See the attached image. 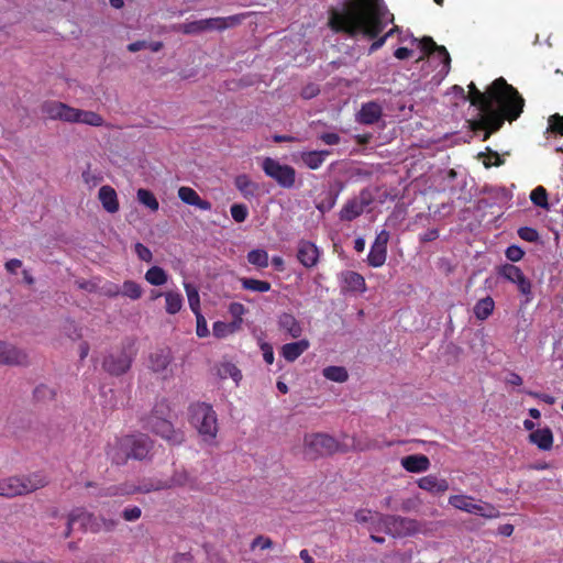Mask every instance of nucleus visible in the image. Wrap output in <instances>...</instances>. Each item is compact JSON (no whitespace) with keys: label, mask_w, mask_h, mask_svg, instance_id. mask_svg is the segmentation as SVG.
<instances>
[{"label":"nucleus","mask_w":563,"mask_h":563,"mask_svg":"<svg viewBox=\"0 0 563 563\" xmlns=\"http://www.w3.org/2000/svg\"><path fill=\"white\" fill-rule=\"evenodd\" d=\"M468 101L479 111L477 118L470 121V129L475 133L483 131V141L499 131L505 121H516L525 107L522 96L504 77L495 79L485 91L471 82Z\"/></svg>","instance_id":"obj_1"},{"label":"nucleus","mask_w":563,"mask_h":563,"mask_svg":"<svg viewBox=\"0 0 563 563\" xmlns=\"http://www.w3.org/2000/svg\"><path fill=\"white\" fill-rule=\"evenodd\" d=\"M394 20L384 0H345L342 9L329 10V26L334 32L345 33L350 37L363 35L376 38L369 46V53L385 44V37L378 35Z\"/></svg>","instance_id":"obj_2"},{"label":"nucleus","mask_w":563,"mask_h":563,"mask_svg":"<svg viewBox=\"0 0 563 563\" xmlns=\"http://www.w3.org/2000/svg\"><path fill=\"white\" fill-rule=\"evenodd\" d=\"M153 448L152 440L143 433L126 434L117 438L107 450V455L117 465L125 464L130 459L142 461L146 459Z\"/></svg>","instance_id":"obj_3"},{"label":"nucleus","mask_w":563,"mask_h":563,"mask_svg":"<svg viewBox=\"0 0 563 563\" xmlns=\"http://www.w3.org/2000/svg\"><path fill=\"white\" fill-rule=\"evenodd\" d=\"M42 112L52 120H62L69 123L101 126L104 122L103 118L93 111L76 109L58 101L45 102L42 106Z\"/></svg>","instance_id":"obj_4"},{"label":"nucleus","mask_w":563,"mask_h":563,"mask_svg":"<svg viewBox=\"0 0 563 563\" xmlns=\"http://www.w3.org/2000/svg\"><path fill=\"white\" fill-rule=\"evenodd\" d=\"M189 420L205 442H213L218 433V418L211 405L206 402L192 404L189 407Z\"/></svg>","instance_id":"obj_5"},{"label":"nucleus","mask_w":563,"mask_h":563,"mask_svg":"<svg viewBox=\"0 0 563 563\" xmlns=\"http://www.w3.org/2000/svg\"><path fill=\"white\" fill-rule=\"evenodd\" d=\"M339 451L344 452L341 444L329 434L310 433L303 438V455L308 460L314 461Z\"/></svg>","instance_id":"obj_6"},{"label":"nucleus","mask_w":563,"mask_h":563,"mask_svg":"<svg viewBox=\"0 0 563 563\" xmlns=\"http://www.w3.org/2000/svg\"><path fill=\"white\" fill-rule=\"evenodd\" d=\"M134 356L133 343L128 342L104 356L102 368L112 376H121L131 368Z\"/></svg>","instance_id":"obj_7"},{"label":"nucleus","mask_w":563,"mask_h":563,"mask_svg":"<svg viewBox=\"0 0 563 563\" xmlns=\"http://www.w3.org/2000/svg\"><path fill=\"white\" fill-rule=\"evenodd\" d=\"M379 522L384 527L385 532L394 538H405L421 531L420 522L411 518L380 515Z\"/></svg>","instance_id":"obj_8"},{"label":"nucleus","mask_w":563,"mask_h":563,"mask_svg":"<svg viewBox=\"0 0 563 563\" xmlns=\"http://www.w3.org/2000/svg\"><path fill=\"white\" fill-rule=\"evenodd\" d=\"M264 174L284 188L290 189L296 184V169L287 164H280L277 159L265 157L261 164Z\"/></svg>","instance_id":"obj_9"},{"label":"nucleus","mask_w":563,"mask_h":563,"mask_svg":"<svg viewBox=\"0 0 563 563\" xmlns=\"http://www.w3.org/2000/svg\"><path fill=\"white\" fill-rule=\"evenodd\" d=\"M166 489L164 479L148 478L144 479L140 485H112L103 488L98 496L99 497H113V496H125L133 494H148L152 492H158Z\"/></svg>","instance_id":"obj_10"},{"label":"nucleus","mask_w":563,"mask_h":563,"mask_svg":"<svg viewBox=\"0 0 563 563\" xmlns=\"http://www.w3.org/2000/svg\"><path fill=\"white\" fill-rule=\"evenodd\" d=\"M173 352L169 347H157L150 353L147 358V368L163 380L170 379L174 376Z\"/></svg>","instance_id":"obj_11"},{"label":"nucleus","mask_w":563,"mask_h":563,"mask_svg":"<svg viewBox=\"0 0 563 563\" xmlns=\"http://www.w3.org/2000/svg\"><path fill=\"white\" fill-rule=\"evenodd\" d=\"M375 198L369 188H363L358 196L352 197L343 205L339 212L341 221L351 222L361 217L369 205L374 202Z\"/></svg>","instance_id":"obj_12"},{"label":"nucleus","mask_w":563,"mask_h":563,"mask_svg":"<svg viewBox=\"0 0 563 563\" xmlns=\"http://www.w3.org/2000/svg\"><path fill=\"white\" fill-rule=\"evenodd\" d=\"M144 428L159 435L172 444H180L184 441L181 431L175 430L168 418L163 416H147L144 419Z\"/></svg>","instance_id":"obj_13"},{"label":"nucleus","mask_w":563,"mask_h":563,"mask_svg":"<svg viewBox=\"0 0 563 563\" xmlns=\"http://www.w3.org/2000/svg\"><path fill=\"white\" fill-rule=\"evenodd\" d=\"M76 525H78V528L82 531L90 530L92 532H98L101 529L100 523L97 521L92 514L88 512L84 508H75L68 515L66 529L63 532V537L68 538L71 531L75 529Z\"/></svg>","instance_id":"obj_14"},{"label":"nucleus","mask_w":563,"mask_h":563,"mask_svg":"<svg viewBox=\"0 0 563 563\" xmlns=\"http://www.w3.org/2000/svg\"><path fill=\"white\" fill-rule=\"evenodd\" d=\"M498 274L506 280L517 285L519 292L526 296V302L531 300L532 284L530 279L526 277L520 267L514 264H504L499 267Z\"/></svg>","instance_id":"obj_15"},{"label":"nucleus","mask_w":563,"mask_h":563,"mask_svg":"<svg viewBox=\"0 0 563 563\" xmlns=\"http://www.w3.org/2000/svg\"><path fill=\"white\" fill-rule=\"evenodd\" d=\"M35 490L34 483L29 477H9L0 481V496L15 497Z\"/></svg>","instance_id":"obj_16"},{"label":"nucleus","mask_w":563,"mask_h":563,"mask_svg":"<svg viewBox=\"0 0 563 563\" xmlns=\"http://www.w3.org/2000/svg\"><path fill=\"white\" fill-rule=\"evenodd\" d=\"M419 47L426 55L437 54L442 63L441 73L444 75L449 74L451 69V56L445 46L438 45L430 36H423L420 40Z\"/></svg>","instance_id":"obj_17"},{"label":"nucleus","mask_w":563,"mask_h":563,"mask_svg":"<svg viewBox=\"0 0 563 563\" xmlns=\"http://www.w3.org/2000/svg\"><path fill=\"white\" fill-rule=\"evenodd\" d=\"M321 251L310 241L300 240L297 246V260L306 268H313L320 261Z\"/></svg>","instance_id":"obj_18"},{"label":"nucleus","mask_w":563,"mask_h":563,"mask_svg":"<svg viewBox=\"0 0 563 563\" xmlns=\"http://www.w3.org/2000/svg\"><path fill=\"white\" fill-rule=\"evenodd\" d=\"M0 363L4 365H24L27 363V356L14 345L0 341Z\"/></svg>","instance_id":"obj_19"},{"label":"nucleus","mask_w":563,"mask_h":563,"mask_svg":"<svg viewBox=\"0 0 563 563\" xmlns=\"http://www.w3.org/2000/svg\"><path fill=\"white\" fill-rule=\"evenodd\" d=\"M383 115V108L378 102L369 101L363 103L356 114V120L361 124L372 125L379 121Z\"/></svg>","instance_id":"obj_20"},{"label":"nucleus","mask_w":563,"mask_h":563,"mask_svg":"<svg viewBox=\"0 0 563 563\" xmlns=\"http://www.w3.org/2000/svg\"><path fill=\"white\" fill-rule=\"evenodd\" d=\"M417 484L419 488L434 495L443 494L449 489V482L434 474H429L419 478Z\"/></svg>","instance_id":"obj_21"},{"label":"nucleus","mask_w":563,"mask_h":563,"mask_svg":"<svg viewBox=\"0 0 563 563\" xmlns=\"http://www.w3.org/2000/svg\"><path fill=\"white\" fill-rule=\"evenodd\" d=\"M179 199L189 206H195L200 210L209 211L212 208L210 201L202 199L195 189L183 186L178 189Z\"/></svg>","instance_id":"obj_22"},{"label":"nucleus","mask_w":563,"mask_h":563,"mask_svg":"<svg viewBox=\"0 0 563 563\" xmlns=\"http://www.w3.org/2000/svg\"><path fill=\"white\" fill-rule=\"evenodd\" d=\"M400 464L409 473H421L429 470L430 460L423 454H411L404 456Z\"/></svg>","instance_id":"obj_23"},{"label":"nucleus","mask_w":563,"mask_h":563,"mask_svg":"<svg viewBox=\"0 0 563 563\" xmlns=\"http://www.w3.org/2000/svg\"><path fill=\"white\" fill-rule=\"evenodd\" d=\"M98 198L103 209L109 213L119 211L120 205L117 191L109 185H104L99 189Z\"/></svg>","instance_id":"obj_24"},{"label":"nucleus","mask_w":563,"mask_h":563,"mask_svg":"<svg viewBox=\"0 0 563 563\" xmlns=\"http://www.w3.org/2000/svg\"><path fill=\"white\" fill-rule=\"evenodd\" d=\"M279 330L288 333L292 339L301 336L302 328L294 314L283 312L277 320Z\"/></svg>","instance_id":"obj_25"},{"label":"nucleus","mask_w":563,"mask_h":563,"mask_svg":"<svg viewBox=\"0 0 563 563\" xmlns=\"http://www.w3.org/2000/svg\"><path fill=\"white\" fill-rule=\"evenodd\" d=\"M309 346L310 343L307 339L286 343L283 345L280 354L287 362H295Z\"/></svg>","instance_id":"obj_26"},{"label":"nucleus","mask_w":563,"mask_h":563,"mask_svg":"<svg viewBox=\"0 0 563 563\" xmlns=\"http://www.w3.org/2000/svg\"><path fill=\"white\" fill-rule=\"evenodd\" d=\"M166 489L174 487L188 486L190 489L196 488V479L192 478L186 470H176L168 479H164Z\"/></svg>","instance_id":"obj_27"},{"label":"nucleus","mask_w":563,"mask_h":563,"mask_svg":"<svg viewBox=\"0 0 563 563\" xmlns=\"http://www.w3.org/2000/svg\"><path fill=\"white\" fill-rule=\"evenodd\" d=\"M529 441L540 450L548 451L553 445V433L548 427L537 429L529 434Z\"/></svg>","instance_id":"obj_28"},{"label":"nucleus","mask_w":563,"mask_h":563,"mask_svg":"<svg viewBox=\"0 0 563 563\" xmlns=\"http://www.w3.org/2000/svg\"><path fill=\"white\" fill-rule=\"evenodd\" d=\"M331 154L329 150L322 151H308L300 154L301 162L310 169H318L321 167L325 157Z\"/></svg>","instance_id":"obj_29"},{"label":"nucleus","mask_w":563,"mask_h":563,"mask_svg":"<svg viewBox=\"0 0 563 563\" xmlns=\"http://www.w3.org/2000/svg\"><path fill=\"white\" fill-rule=\"evenodd\" d=\"M474 498L472 496L466 495H452L449 497V504L462 511L467 514H474L475 510H479L476 508V504L473 503Z\"/></svg>","instance_id":"obj_30"},{"label":"nucleus","mask_w":563,"mask_h":563,"mask_svg":"<svg viewBox=\"0 0 563 563\" xmlns=\"http://www.w3.org/2000/svg\"><path fill=\"white\" fill-rule=\"evenodd\" d=\"M495 301L490 296H487L481 300H478L474 306V314L476 319L484 321L486 320L494 311Z\"/></svg>","instance_id":"obj_31"},{"label":"nucleus","mask_w":563,"mask_h":563,"mask_svg":"<svg viewBox=\"0 0 563 563\" xmlns=\"http://www.w3.org/2000/svg\"><path fill=\"white\" fill-rule=\"evenodd\" d=\"M387 258V249L372 244L369 253L367 255V264L371 267L377 268L385 264Z\"/></svg>","instance_id":"obj_32"},{"label":"nucleus","mask_w":563,"mask_h":563,"mask_svg":"<svg viewBox=\"0 0 563 563\" xmlns=\"http://www.w3.org/2000/svg\"><path fill=\"white\" fill-rule=\"evenodd\" d=\"M344 282L347 288L352 291L364 292L366 290V283L364 277L356 272H346L344 274Z\"/></svg>","instance_id":"obj_33"},{"label":"nucleus","mask_w":563,"mask_h":563,"mask_svg":"<svg viewBox=\"0 0 563 563\" xmlns=\"http://www.w3.org/2000/svg\"><path fill=\"white\" fill-rule=\"evenodd\" d=\"M240 283L243 289L255 292H267L272 288L271 283L255 278L242 277Z\"/></svg>","instance_id":"obj_34"},{"label":"nucleus","mask_w":563,"mask_h":563,"mask_svg":"<svg viewBox=\"0 0 563 563\" xmlns=\"http://www.w3.org/2000/svg\"><path fill=\"white\" fill-rule=\"evenodd\" d=\"M145 280L153 286H162L167 283L168 275L159 266H152L144 276Z\"/></svg>","instance_id":"obj_35"},{"label":"nucleus","mask_w":563,"mask_h":563,"mask_svg":"<svg viewBox=\"0 0 563 563\" xmlns=\"http://www.w3.org/2000/svg\"><path fill=\"white\" fill-rule=\"evenodd\" d=\"M166 301V312L169 314H175L180 311L183 307V296L176 291H167L164 294Z\"/></svg>","instance_id":"obj_36"},{"label":"nucleus","mask_w":563,"mask_h":563,"mask_svg":"<svg viewBox=\"0 0 563 563\" xmlns=\"http://www.w3.org/2000/svg\"><path fill=\"white\" fill-rule=\"evenodd\" d=\"M323 376L335 383H344L349 378V373L343 366H328L322 371Z\"/></svg>","instance_id":"obj_37"},{"label":"nucleus","mask_w":563,"mask_h":563,"mask_svg":"<svg viewBox=\"0 0 563 563\" xmlns=\"http://www.w3.org/2000/svg\"><path fill=\"white\" fill-rule=\"evenodd\" d=\"M239 329V321H232L230 323L216 321L212 325L213 335L218 339L228 336L234 333Z\"/></svg>","instance_id":"obj_38"},{"label":"nucleus","mask_w":563,"mask_h":563,"mask_svg":"<svg viewBox=\"0 0 563 563\" xmlns=\"http://www.w3.org/2000/svg\"><path fill=\"white\" fill-rule=\"evenodd\" d=\"M136 197L139 202L147 207L151 211L155 212L159 209L158 200L151 190L140 188L136 192Z\"/></svg>","instance_id":"obj_39"},{"label":"nucleus","mask_w":563,"mask_h":563,"mask_svg":"<svg viewBox=\"0 0 563 563\" xmlns=\"http://www.w3.org/2000/svg\"><path fill=\"white\" fill-rule=\"evenodd\" d=\"M247 261L258 268H266L269 264L268 253L262 249L252 250L247 253Z\"/></svg>","instance_id":"obj_40"},{"label":"nucleus","mask_w":563,"mask_h":563,"mask_svg":"<svg viewBox=\"0 0 563 563\" xmlns=\"http://www.w3.org/2000/svg\"><path fill=\"white\" fill-rule=\"evenodd\" d=\"M121 295L132 300H137L142 297L143 289L134 280H125L121 288Z\"/></svg>","instance_id":"obj_41"},{"label":"nucleus","mask_w":563,"mask_h":563,"mask_svg":"<svg viewBox=\"0 0 563 563\" xmlns=\"http://www.w3.org/2000/svg\"><path fill=\"white\" fill-rule=\"evenodd\" d=\"M530 199L534 206L549 209L548 191L543 186L536 187L530 194Z\"/></svg>","instance_id":"obj_42"},{"label":"nucleus","mask_w":563,"mask_h":563,"mask_svg":"<svg viewBox=\"0 0 563 563\" xmlns=\"http://www.w3.org/2000/svg\"><path fill=\"white\" fill-rule=\"evenodd\" d=\"M219 375L221 378L231 377L236 384L242 379L241 371L232 363H223L219 367Z\"/></svg>","instance_id":"obj_43"},{"label":"nucleus","mask_w":563,"mask_h":563,"mask_svg":"<svg viewBox=\"0 0 563 563\" xmlns=\"http://www.w3.org/2000/svg\"><path fill=\"white\" fill-rule=\"evenodd\" d=\"M185 289L188 297V302L191 311L195 314L201 313L200 311V297L198 290L190 284H185Z\"/></svg>","instance_id":"obj_44"},{"label":"nucleus","mask_w":563,"mask_h":563,"mask_svg":"<svg viewBox=\"0 0 563 563\" xmlns=\"http://www.w3.org/2000/svg\"><path fill=\"white\" fill-rule=\"evenodd\" d=\"M476 508L479 510H475L474 515L482 516L486 519H495L500 516V511L489 503L476 504Z\"/></svg>","instance_id":"obj_45"},{"label":"nucleus","mask_w":563,"mask_h":563,"mask_svg":"<svg viewBox=\"0 0 563 563\" xmlns=\"http://www.w3.org/2000/svg\"><path fill=\"white\" fill-rule=\"evenodd\" d=\"M548 132L555 135H563V115L554 113L549 117Z\"/></svg>","instance_id":"obj_46"},{"label":"nucleus","mask_w":563,"mask_h":563,"mask_svg":"<svg viewBox=\"0 0 563 563\" xmlns=\"http://www.w3.org/2000/svg\"><path fill=\"white\" fill-rule=\"evenodd\" d=\"M235 187L244 195V196H247V195H253V190H254V184L252 183V180L249 178L247 175H239L236 178H235Z\"/></svg>","instance_id":"obj_47"},{"label":"nucleus","mask_w":563,"mask_h":563,"mask_svg":"<svg viewBox=\"0 0 563 563\" xmlns=\"http://www.w3.org/2000/svg\"><path fill=\"white\" fill-rule=\"evenodd\" d=\"M64 333L73 341L79 340L82 336L81 328L73 320H66L63 325Z\"/></svg>","instance_id":"obj_48"},{"label":"nucleus","mask_w":563,"mask_h":563,"mask_svg":"<svg viewBox=\"0 0 563 563\" xmlns=\"http://www.w3.org/2000/svg\"><path fill=\"white\" fill-rule=\"evenodd\" d=\"M231 216L235 222H244L249 216V209L243 203H234L230 208Z\"/></svg>","instance_id":"obj_49"},{"label":"nucleus","mask_w":563,"mask_h":563,"mask_svg":"<svg viewBox=\"0 0 563 563\" xmlns=\"http://www.w3.org/2000/svg\"><path fill=\"white\" fill-rule=\"evenodd\" d=\"M179 30L184 34H197L203 32V22L202 20H197L188 23H184L179 26Z\"/></svg>","instance_id":"obj_50"},{"label":"nucleus","mask_w":563,"mask_h":563,"mask_svg":"<svg viewBox=\"0 0 563 563\" xmlns=\"http://www.w3.org/2000/svg\"><path fill=\"white\" fill-rule=\"evenodd\" d=\"M518 236L527 242H537L540 238L539 232L530 227H522L518 229Z\"/></svg>","instance_id":"obj_51"},{"label":"nucleus","mask_w":563,"mask_h":563,"mask_svg":"<svg viewBox=\"0 0 563 563\" xmlns=\"http://www.w3.org/2000/svg\"><path fill=\"white\" fill-rule=\"evenodd\" d=\"M505 255L507 260L516 263L523 258L525 251L520 246L512 244L506 249Z\"/></svg>","instance_id":"obj_52"},{"label":"nucleus","mask_w":563,"mask_h":563,"mask_svg":"<svg viewBox=\"0 0 563 563\" xmlns=\"http://www.w3.org/2000/svg\"><path fill=\"white\" fill-rule=\"evenodd\" d=\"M249 15L250 13H239L225 18H220V20L223 21L221 24L225 25V29H229L241 24Z\"/></svg>","instance_id":"obj_53"},{"label":"nucleus","mask_w":563,"mask_h":563,"mask_svg":"<svg viewBox=\"0 0 563 563\" xmlns=\"http://www.w3.org/2000/svg\"><path fill=\"white\" fill-rule=\"evenodd\" d=\"M98 292L109 298H114L121 295V288L112 282H107L101 288H99Z\"/></svg>","instance_id":"obj_54"},{"label":"nucleus","mask_w":563,"mask_h":563,"mask_svg":"<svg viewBox=\"0 0 563 563\" xmlns=\"http://www.w3.org/2000/svg\"><path fill=\"white\" fill-rule=\"evenodd\" d=\"M376 446H377L376 442L371 439L363 440V439L353 438L352 449L354 451H367V450L375 449Z\"/></svg>","instance_id":"obj_55"},{"label":"nucleus","mask_w":563,"mask_h":563,"mask_svg":"<svg viewBox=\"0 0 563 563\" xmlns=\"http://www.w3.org/2000/svg\"><path fill=\"white\" fill-rule=\"evenodd\" d=\"M169 413H170L169 405L165 399H163L155 404L153 410L151 411V413L148 416H163V417L168 418Z\"/></svg>","instance_id":"obj_56"},{"label":"nucleus","mask_w":563,"mask_h":563,"mask_svg":"<svg viewBox=\"0 0 563 563\" xmlns=\"http://www.w3.org/2000/svg\"><path fill=\"white\" fill-rule=\"evenodd\" d=\"M141 516H142V510L137 506L128 507L122 511V518L125 521H130V522L139 520L141 518Z\"/></svg>","instance_id":"obj_57"},{"label":"nucleus","mask_w":563,"mask_h":563,"mask_svg":"<svg viewBox=\"0 0 563 563\" xmlns=\"http://www.w3.org/2000/svg\"><path fill=\"white\" fill-rule=\"evenodd\" d=\"M489 153V157L487 159L483 161V164L486 168H489L492 166H500L504 164V159L500 157V155L497 152L492 151L489 147L486 148Z\"/></svg>","instance_id":"obj_58"},{"label":"nucleus","mask_w":563,"mask_h":563,"mask_svg":"<svg viewBox=\"0 0 563 563\" xmlns=\"http://www.w3.org/2000/svg\"><path fill=\"white\" fill-rule=\"evenodd\" d=\"M135 253L141 261L151 262L153 258L151 250L142 243H136L134 246Z\"/></svg>","instance_id":"obj_59"},{"label":"nucleus","mask_w":563,"mask_h":563,"mask_svg":"<svg viewBox=\"0 0 563 563\" xmlns=\"http://www.w3.org/2000/svg\"><path fill=\"white\" fill-rule=\"evenodd\" d=\"M203 22V30H218L223 31L225 30V25H222L223 22L220 20V18H209V19H202Z\"/></svg>","instance_id":"obj_60"},{"label":"nucleus","mask_w":563,"mask_h":563,"mask_svg":"<svg viewBox=\"0 0 563 563\" xmlns=\"http://www.w3.org/2000/svg\"><path fill=\"white\" fill-rule=\"evenodd\" d=\"M197 319L196 333L199 338H206L209 334L207 321L201 313L195 314Z\"/></svg>","instance_id":"obj_61"},{"label":"nucleus","mask_w":563,"mask_h":563,"mask_svg":"<svg viewBox=\"0 0 563 563\" xmlns=\"http://www.w3.org/2000/svg\"><path fill=\"white\" fill-rule=\"evenodd\" d=\"M272 547H273L272 539H269L268 537H264V536H257L251 544L252 549L260 548L262 550H267V549H271Z\"/></svg>","instance_id":"obj_62"},{"label":"nucleus","mask_w":563,"mask_h":563,"mask_svg":"<svg viewBox=\"0 0 563 563\" xmlns=\"http://www.w3.org/2000/svg\"><path fill=\"white\" fill-rule=\"evenodd\" d=\"M336 199H338V194L329 192L327 200L320 202L317 206V209L321 212L329 211L335 206Z\"/></svg>","instance_id":"obj_63"},{"label":"nucleus","mask_w":563,"mask_h":563,"mask_svg":"<svg viewBox=\"0 0 563 563\" xmlns=\"http://www.w3.org/2000/svg\"><path fill=\"white\" fill-rule=\"evenodd\" d=\"M320 92L319 86L316 84H308L301 90V97L306 100L314 98Z\"/></svg>","instance_id":"obj_64"}]
</instances>
